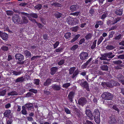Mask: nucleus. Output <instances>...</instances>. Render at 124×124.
<instances>
[{
  "label": "nucleus",
  "instance_id": "1",
  "mask_svg": "<svg viewBox=\"0 0 124 124\" xmlns=\"http://www.w3.org/2000/svg\"><path fill=\"white\" fill-rule=\"evenodd\" d=\"M101 85L104 88L106 86L108 87L112 88L114 86H119L120 84L117 81L113 80H111L110 82H108L106 83L105 82L102 83L101 84Z\"/></svg>",
  "mask_w": 124,
  "mask_h": 124
},
{
  "label": "nucleus",
  "instance_id": "2",
  "mask_svg": "<svg viewBox=\"0 0 124 124\" xmlns=\"http://www.w3.org/2000/svg\"><path fill=\"white\" fill-rule=\"evenodd\" d=\"M102 98L104 99L105 100H111L113 98L112 95L110 93L108 92L104 93L101 95Z\"/></svg>",
  "mask_w": 124,
  "mask_h": 124
},
{
  "label": "nucleus",
  "instance_id": "3",
  "mask_svg": "<svg viewBox=\"0 0 124 124\" xmlns=\"http://www.w3.org/2000/svg\"><path fill=\"white\" fill-rule=\"evenodd\" d=\"M78 83L80 84V85L82 87L86 88L88 91H89L88 84V83L86 81H84V80H79L78 81Z\"/></svg>",
  "mask_w": 124,
  "mask_h": 124
},
{
  "label": "nucleus",
  "instance_id": "4",
  "mask_svg": "<svg viewBox=\"0 0 124 124\" xmlns=\"http://www.w3.org/2000/svg\"><path fill=\"white\" fill-rule=\"evenodd\" d=\"M12 19L14 23L20 24L21 20V18L19 15L17 14H15L12 16Z\"/></svg>",
  "mask_w": 124,
  "mask_h": 124
},
{
  "label": "nucleus",
  "instance_id": "5",
  "mask_svg": "<svg viewBox=\"0 0 124 124\" xmlns=\"http://www.w3.org/2000/svg\"><path fill=\"white\" fill-rule=\"evenodd\" d=\"M112 53L111 52H110L108 53H106L102 55L101 54V60H105L103 59V57L104 56L105 57H107L111 59L114 57L115 55H113Z\"/></svg>",
  "mask_w": 124,
  "mask_h": 124
},
{
  "label": "nucleus",
  "instance_id": "6",
  "mask_svg": "<svg viewBox=\"0 0 124 124\" xmlns=\"http://www.w3.org/2000/svg\"><path fill=\"white\" fill-rule=\"evenodd\" d=\"M86 99L84 97H81L78 100V104L83 106L87 102Z\"/></svg>",
  "mask_w": 124,
  "mask_h": 124
},
{
  "label": "nucleus",
  "instance_id": "7",
  "mask_svg": "<svg viewBox=\"0 0 124 124\" xmlns=\"http://www.w3.org/2000/svg\"><path fill=\"white\" fill-rule=\"evenodd\" d=\"M88 54L87 53L82 52L79 54V56L80 59L82 60H85L88 57Z\"/></svg>",
  "mask_w": 124,
  "mask_h": 124
},
{
  "label": "nucleus",
  "instance_id": "8",
  "mask_svg": "<svg viewBox=\"0 0 124 124\" xmlns=\"http://www.w3.org/2000/svg\"><path fill=\"white\" fill-rule=\"evenodd\" d=\"M15 56L16 59H18L19 61H22L24 59V56L22 54L19 53H17L15 55Z\"/></svg>",
  "mask_w": 124,
  "mask_h": 124
},
{
  "label": "nucleus",
  "instance_id": "9",
  "mask_svg": "<svg viewBox=\"0 0 124 124\" xmlns=\"http://www.w3.org/2000/svg\"><path fill=\"white\" fill-rule=\"evenodd\" d=\"M117 78L119 82L121 83L124 85V77L121 74H119L117 75Z\"/></svg>",
  "mask_w": 124,
  "mask_h": 124
},
{
  "label": "nucleus",
  "instance_id": "10",
  "mask_svg": "<svg viewBox=\"0 0 124 124\" xmlns=\"http://www.w3.org/2000/svg\"><path fill=\"white\" fill-rule=\"evenodd\" d=\"M29 20L28 18L26 17H23L20 21V24H23L27 23L29 22Z\"/></svg>",
  "mask_w": 124,
  "mask_h": 124
},
{
  "label": "nucleus",
  "instance_id": "11",
  "mask_svg": "<svg viewBox=\"0 0 124 124\" xmlns=\"http://www.w3.org/2000/svg\"><path fill=\"white\" fill-rule=\"evenodd\" d=\"M51 87L53 90L54 91H59L61 89V87L60 85L53 84L52 85Z\"/></svg>",
  "mask_w": 124,
  "mask_h": 124
},
{
  "label": "nucleus",
  "instance_id": "12",
  "mask_svg": "<svg viewBox=\"0 0 124 124\" xmlns=\"http://www.w3.org/2000/svg\"><path fill=\"white\" fill-rule=\"evenodd\" d=\"M110 120L109 121L110 124H116V120L114 116H111L109 117Z\"/></svg>",
  "mask_w": 124,
  "mask_h": 124
},
{
  "label": "nucleus",
  "instance_id": "13",
  "mask_svg": "<svg viewBox=\"0 0 124 124\" xmlns=\"http://www.w3.org/2000/svg\"><path fill=\"white\" fill-rule=\"evenodd\" d=\"M75 94V92L73 91L70 92L68 95V98L70 101L72 102L73 101V99L74 98Z\"/></svg>",
  "mask_w": 124,
  "mask_h": 124
},
{
  "label": "nucleus",
  "instance_id": "14",
  "mask_svg": "<svg viewBox=\"0 0 124 124\" xmlns=\"http://www.w3.org/2000/svg\"><path fill=\"white\" fill-rule=\"evenodd\" d=\"M93 117L94 118L96 117H100V112L97 109H95L93 112Z\"/></svg>",
  "mask_w": 124,
  "mask_h": 124
},
{
  "label": "nucleus",
  "instance_id": "15",
  "mask_svg": "<svg viewBox=\"0 0 124 124\" xmlns=\"http://www.w3.org/2000/svg\"><path fill=\"white\" fill-rule=\"evenodd\" d=\"M78 8V5H74L71 6L70 7V9L72 12H73L74 11H76Z\"/></svg>",
  "mask_w": 124,
  "mask_h": 124
},
{
  "label": "nucleus",
  "instance_id": "16",
  "mask_svg": "<svg viewBox=\"0 0 124 124\" xmlns=\"http://www.w3.org/2000/svg\"><path fill=\"white\" fill-rule=\"evenodd\" d=\"M52 81V79L48 78L47 79L44 83V85L45 86H48L50 84Z\"/></svg>",
  "mask_w": 124,
  "mask_h": 124
},
{
  "label": "nucleus",
  "instance_id": "17",
  "mask_svg": "<svg viewBox=\"0 0 124 124\" xmlns=\"http://www.w3.org/2000/svg\"><path fill=\"white\" fill-rule=\"evenodd\" d=\"M80 71L78 69L76 70L72 74L71 78L72 79L75 78L77 77V75L79 74Z\"/></svg>",
  "mask_w": 124,
  "mask_h": 124
},
{
  "label": "nucleus",
  "instance_id": "18",
  "mask_svg": "<svg viewBox=\"0 0 124 124\" xmlns=\"http://www.w3.org/2000/svg\"><path fill=\"white\" fill-rule=\"evenodd\" d=\"M55 17L57 18L61 19L62 17V13L56 11L54 14Z\"/></svg>",
  "mask_w": 124,
  "mask_h": 124
},
{
  "label": "nucleus",
  "instance_id": "19",
  "mask_svg": "<svg viewBox=\"0 0 124 124\" xmlns=\"http://www.w3.org/2000/svg\"><path fill=\"white\" fill-rule=\"evenodd\" d=\"M24 80V78L23 77H19L17 78L15 80V82L16 83L19 82H23Z\"/></svg>",
  "mask_w": 124,
  "mask_h": 124
},
{
  "label": "nucleus",
  "instance_id": "20",
  "mask_svg": "<svg viewBox=\"0 0 124 124\" xmlns=\"http://www.w3.org/2000/svg\"><path fill=\"white\" fill-rule=\"evenodd\" d=\"M58 69L57 67H53L51 69V74L52 75H54L57 71Z\"/></svg>",
  "mask_w": 124,
  "mask_h": 124
},
{
  "label": "nucleus",
  "instance_id": "21",
  "mask_svg": "<svg viewBox=\"0 0 124 124\" xmlns=\"http://www.w3.org/2000/svg\"><path fill=\"white\" fill-rule=\"evenodd\" d=\"M86 115L90 118L93 117V115L91 113V110L89 109H86L85 111Z\"/></svg>",
  "mask_w": 124,
  "mask_h": 124
},
{
  "label": "nucleus",
  "instance_id": "22",
  "mask_svg": "<svg viewBox=\"0 0 124 124\" xmlns=\"http://www.w3.org/2000/svg\"><path fill=\"white\" fill-rule=\"evenodd\" d=\"M123 12L121 9H116L114 11V13L117 15L121 16L123 14Z\"/></svg>",
  "mask_w": 124,
  "mask_h": 124
},
{
  "label": "nucleus",
  "instance_id": "23",
  "mask_svg": "<svg viewBox=\"0 0 124 124\" xmlns=\"http://www.w3.org/2000/svg\"><path fill=\"white\" fill-rule=\"evenodd\" d=\"M92 58H90L88 60L86 63H84L82 66V67L83 68H86L88 64L92 60Z\"/></svg>",
  "mask_w": 124,
  "mask_h": 124
},
{
  "label": "nucleus",
  "instance_id": "24",
  "mask_svg": "<svg viewBox=\"0 0 124 124\" xmlns=\"http://www.w3.org/2000/svg\"><path fill=\"white\" fill-rule=\"evenodd\" d=\"M25 105L28 110H31V108H33V105L32 103H27L25 104Z\"/></svg>",
  "mask_w": 124,
  "mask_h": 124
},
{
  "label": "nucleus",
  "instance_id": "25",
  "mask_svg": "<svg viewBox=\"0 0 124 124\" xmlns=\"http://www.w3.org/2000/svg\"><path fill=\"white\" fill-rule=\"evenodd\" d=\"M24 55H25L27 57L31 56V54L30 52L27 50H25L24 51Z\"/></svg>",
  "mask_w": 124,
  "mask_h": 124
},
{
  "label": "nucleus",
  "instance_id": "26",
  "mask_svg": "<svg viewBox=\"0 0 124 124\" xmlns=\"http://www.w3.org/2000/svg\"><path fill=\"white\" fill-rule=\"evenodd\" d=\"M11 112V111L10 110H7L4 113V116L5 117H8L9 116Z\"/></svg>",
  "mask_w": 124,
  "mask_h": 124
},
{
  "label": "nucleus",
  "instance_id": "27",
  "mask_svg": "<svg viewBox=\"0 0 124 124\" xmlns=\"http://www.w3.org/2000/svg\"><path fill=\"white\" fill-rule=\"evenodd\" d=\"M1 37L3 40H6L8 37V35L5 33H3Z\"/></svg>",
  "mask_w": 124,
  "mask_h": 124
},
{
  "label": "nucleus",
  "instance_id": "28",
  "mask_svg": "<svg viewBox=\"0 0 124 124\" xmlns=\"http://www.w3.org/2000/svg\"><path fill=\"white\" fill-rule=\"evenodd\" d=\"M12 72L13 73V75L16 76L20 75L21 73V71H16L15 70H13Z\"/></svg>",
  "mask_w": 124,
  "mask_h": 124
},
{
  "label": "nucleus",
  "instance_id": "29",
  "mask_svg": "<svg viewBox=\"0 0 124 124\" xmlns=\"http://www.w3.org/2000/svg\"><path fill=\"white\" fill-rule=\"evenodd\" d=\"M76 68L75 67H71L69 70V73L70 74H72L75 72Z\"/></svg>",
  "mask_w": 124,
  "mask_h": 124
},
{
  "label": "nucleus",
  "instance_id": "30",
  "mask_svg": "<svg viewBox=\"0 0 124 124\" xmlns=\"http://www.w3.org/2000/svg\"><path fill=\"white\" fill-rule=\"evenodd\" d=\"M22 110L21 111L22 114L26 115L27 114V111L26 110V107L24 106H23L22 107Z\"/></svg>",
  "mask_w": 124,
  "mask_h": 124
},
{
  "label": "nucleus",
  "instance_id": "31",
  "mask_svg": "<svg viewBox=\"0 0 124 124\" xmlns=\"http://www.w3.org/2000/svg\"><path fill=\"white\" fill-rule=\"evenodd\" d=\"M19 14H21V16L22 17V18L23 17V16L25 17V16H26L28 17H29L28 15H30V14H29L28 13L22 12H19Z\"/></svg>",
  "mask_w": 124,
  "mask_h": 124
},
{
  "label": "nucleus",
  "instance_id": "32",
  "mask_svg": "<svg viewBox=\"0 0 124 124\" xmlns=\"http://www.w3.org/2000/svg\"><path fill=\"white\" fill-rule=\"evenodd\" d=\"M18 94V93L16 91H12L8 93V95L9 96L17 95Z\"/></svg>",
  "mask_w": 124,
  "mask_h": 124
},
{
  "label": "nucleus",
  "instance_id": "33",
  "mask_svg": "<svg viewBox=\"0 0 124 124\" xmlns=\"http://www.w3.org/2000/svg\"><path fill=\"white\" fill-rule=\"evenodd\" d=\"M42 7V5L41 4H39L36 5L34 7V8L39 10L41 9Z\"/></svg>",
  "mask_w": 124,
  "mask_h": 124
},
{
  "label": "nucleus",
  "instance_id": "34",
  "mask_svg": "<svg viewBox=\"0 0 124 124\" xmlns=\"http://www.w3.org/2000/svg\"><path fill=\"white\" fill-rule=\"evenodd\" d=\"M79 28V27L78 26H76L71 28L70 30L72 31L76 32L78 30Z\"/></svg>",
  "mask_w": 124,
  "mask_h": 124
},
{
  "label": "nucleus",
  "instance_id": "35",
  "mask_svg": "<svg viewBox=\"0 0 124 124\" xmlns=\"http://www.w3.org/2000/svg\"><path fill=\"white\" fill-rule=\"evenodd\" d=\"M30 16L33 18H38V15L37 13H31L30 14Z\"/></svg>",
  "mask_w": 124,
  "mask_h": 124
},
{
  "label": "nucleus",
  "instance_id": "36",
  "mask_svg": "<svg viewBox=\"0 0 124 124\" xmlns=\"http://www.w3.org/2000/svg\"><path fill=\"white\" fill-rule=\"evenodd\" d=\"M80 36V35L79 34L76 35L75 36L74 38L71 41V42H74L75 40H77L78 39V38Z\"/></svg>",
  "mask_w": 124,
  "mask_h": 124
},
{
  "label": "nucleus",
  "instance_id": "37",
  "mask_svg": "<svg viewBox=\"0 0 124 124\" xmlns=\"http://www.w3.org/2000/svg\"><path fill=\"white\" fill-rule=\"evenodd\" d=\"M63 49L64 48L63 47H60L56 49L55 51L56 53H60L63 51Z\"/></svg>",
  "mask_w": 124,
  "mask_h": 124
},
{
  "label": "nucleus",
  "instance_id": "38",
  "mask_svg": "<svg viewBox=\"0 0 124 124\" xmlns=\"http://www.w3.org/2000/svg\"><path fill=\"white\" fill-rule=\"evenodd\" d=\"M106 48L107 49L109 50H112L115 48V46L111 45L107 46Z\"/></svg>",
  "mask_w": 124,
  "mask_h": 124
},
{
  "label": "nucleus",
  "instance_id": "39",
  "mask_svg": "<svg viewBox=\"0 0 124 124\" xmlns=\"http://www.w3.org/2000/svg\"><path fill=\"white\" fill-rule=\"evenodd\" d=\"M71 33L70 32H67L65 34L64 37L66 39H68L71 37Z\"/></svg>",
  "mask_w": 124,
  "mask_h": 124
},
{
  "label": "nucleus",
  "instance_id": "40",
  "mask_svg": "<svg viewBox=\"0 0 124 124\" xmlns=\"http://www.w3.org/2000/svg\"><path fill=\"white\" fill-rule=\"evenodd\" d=\"M93 36V34L91 33H89L85 37V38L87 40L91 39Z\"/></svg>",
  "mask_w": 124,
  "mask_h": 124
},
{
  "label": "nucleus",
  "instance_id": "41",
  "mask_svg": "<svg viewBox=\"0 0 124 124\" xmlns=\"http://www.w3.org/2000/svg\"><path fill=\"white\" fill-rule=\"evenodd\" d=\"M70 85V83H66L64 84L63 85L62 87L63 88H66L69 87Z\"/></svg>",
  "mask_w": 124,
  "mask_h": 124
},
{
  "label": "nucleus",
  "instance_id": "42",
  "mask_svg": "<svg viewBox=\"0 0 124 124\" xmlns=\"http://www.w3.org/2000/svg\"><path fill=\"white\" fill-rule=\"evenodd\" d=\"M83 123L84 124H93L91 122L87 120L86 119L84 120Z\"/></svg>",
  "mask_w": 124,
  "mask_h": 124
},
{
  "label": "nucleus",
  "instance_id": "43",
  "mask_svg": "<svg viewBox=\"0 0 124 124\" xmlns=\"http://www.w3.org/2000/svg\"><path fill=\"white\" fill-rule=\"evenodd\" d=\"M73 23L72 22L71 23V24H75L76 25L77 24H78L79 23V21L77 19L75 18L73 20Z\"/></svg>",
  "mask_w": 124,
  "mask_h": 124
},
{
  "label": "nucleus",
  "instance_id": "44",
  "mask_svg": "<svg viewBox=\"0 0 124 124\" xmlns=\"http://www.w3.org/2000/svg\"><path fill=\"white\" fill-rule=\"evenodd\" d=\"M52 6H54L55 7H60L61 6V4L59 3L55 2L51 4Z\"/></svg>",
  "mask_w": 124,
  "mask_h": 124
},
{
  "label": "nucleus",
  "instance_id": "45",
  "mask_svg": "<svg viewBox=\"0 0 124 124\" xmlns=\"http://www.w3.org/2000/svg\"><path fill=\"white\" fill-rule=\"evenodd\" d=\"M101 69L103 70H108V66L106 65H103L101 66Z\"/></svg>",
  "mask_w": 124,
  "mask_h": 124
},
{
  "label": "nucleus",
  "instance_id": "46",
  "mask_svg": "<svg viewBox=\"0 0 124 124\" xmlns=\"http://www.w3.org/2000/svg\"><path fill=\"white\" fill-rule=\"evenodd\" d=\"M6 13L8 16H12L14 14V12L12 11L7 10L6 11Z\"/></svg>",
  "mask_w": 124,
  "mask_h": 124
},
{
  "label": "nucleus",
  "instance_id": "47",
  "mask_svg": "<svg viewBox=\"0 0 124 124\" xmlns=\"http://www.w3.org/2000/svg\"><path fill=\"white\" fill-rule=\"evenodd\" d=\"M80 11H79L76 12L74 13H71L70 14L73 16H78V15H80Z\"/></svg>",
  "mask_w": 124,
  "mask_h": 124
},
{
  "label": "nucleus",
  "instance_id": "48",
  "mask_svg": "<svg viewBox=\"0 0 124 124\" xmlns=\"http://www.w3.org/2000/svg\"><path fill=\"white\" fill-rule=\"evenodd\" d=\"M113 62L115 64H119L122 63V62L121 61L118 60L114 61Z\"/></svg>",
  "mask_w": 124,
  "mask_h": 124
},
{
  "label": "nucleus",
  "instance_id": "49",
  "mask_svg": "<svg viewBox=\"0 0 124 124\" xmlns=\"http://www.w3.org/2000/svg\"><path fill=\"white\" fill-rule=\"evenodd\" d=\"M95 120V122L98 124H99L100 123V117H96L94 118Z\"/></svg>",
  "mask_w": 124,
  "mask_h": 124
},
{
  "label": "nucleus",
  "instance_id": "50",
  "mask_svg": "<svg viewBox=\"0 0 124 124\" xmlns=\"http://www.w3.org/2000/svg\"><path fill=\"white\" fill-rule=\"evenodd\" d=\"M65 61L64 59L61 60L58 63V64L59 65H62L64 64Z\"/></svg>",
  "mask_w": 124,
  "mask_h": 124
},
{
  "label": "nucleus",
  "instance_id": "51",
  "mask_svg": "<svg viewBox=\"0 0 124 124\" xmlns=\"http://www.w3.org/2000/svg\"><path fill=\"white\" fill-rule=\"evenodd\" d=\"M78 46L77 45H74L70 48L71 50L74 51L78 47Z\"/></svg>",
  "mask_w": 124,
  "mask_h": 124
},
{
  "label": "nucleus",
  "instance_id": "52",
  "mask_svg": "<svg viewBox=\"0 0 124 124\" xmlns=\"http://www.w3.org/2000/svg\"><path fill=\"white\" fill-rule=\"evenodd\" d=\"M39 79H35L34 80V83L37 85H39Z\"/></svg>",
  "mask_w": 124,
  "mask_h": 124
},
{
  "label": "nucleus",
  "instance_id": "53",
  "mask_svg": "<svg viewBox=\"0 0 124 124\" xmlns=\"http://www.w3.org/2000/svg\"><path fill=\"white\" fill-rule=\"evenodd\" d=\"M121 35L120 34L119 35H118L116 36L114 38V39L116 40H119L121 39Z\"/></svg>",
  "mask_w": 124,
  "mask_h": 124
},
{
  "label": "nucleus",
  "instance_id": "54",
  "mask_svg": "<svg viewBox=\"0 0 124 124\" xmlns=\"http://www.w3.org/2000/svg\"><path fill=\"white\" fill-rule=\"evenodd\" d=\"M59 41H57L53 45L54 48V49L56 48L58 46V45H59Z\"/></svg>",
  "mask_w": 124,
  "mask_h": 124
},
{
  "label": "nucleus",
  "instance_id": "55",
  "mask_svg": "<svg viewBox=\"0 0 124 124\" xmlns=\"http://www.w3.org/2000/svg\"><path fill=\"white\" fill-rule=\"evenodd\" d=\"M1 49L4 51H7L8 50V47L6 46H2Z\"/></svg>",
  "mask_w": 124,
  "mask_h": 124
},
{
  "label": "nucleus",
  "instance_id": "56",
  "mask_svg": "<svg viewBox=\"0 0 124 124\" xmlns=\"http://www.w3.org/2000/svg\"><path fill=\"white\" fill-rule=\"evenodd\" d=\"M6 91L5 90H3L0 92V96H4L6 94Z\"/></svg>",
  "mask_w": 124,
  "mask_h": 124
},
{
  "label": "nucleus",
  "instance_id": "57",
  "mask_svg": "<svg viewBox=\"0 0 124 124\" xmlns=\"http://www.w3.org/2000/svg\"><path fill=\"white\" fill-rule=\"evenodd\" d=\"M29 91L31 92L34 93H37V90L35 89H29Z\"/></svg>",
  "mask_w": 124,
  "mask_h": 124
},
{
  "label": "nucleus",
  "instance_id": "58",
  "mask_svg": "<svg viewBox=\"0 0 124 124\" xmlns=\"http://www.w3.org/2000/svg\"><path fill=\"white\" fill-rule=\"evenodd\" d=\"M118 58L120 59H124V54L120 55L117 56Z\"/></svg>",
  "mask_w": 124,
  "mask_h": 124
},
{
  "label": "nucleus",
  "instance_id": "59",
  "mask_svg": "<svg viewBox=\"0 0 124 124\" xmlns=\"http://www.w3.org/2000/svg\"><path fill=\"white\" fill-rule=\"evenodd\" d=\"M112 108L115 110L117 111V112H119V109H118V108L116 106H113L112 107Z\"/></svg>",
  "mask_w": 124,
  "mask_h": 124
},
{
  "label": "nucleus",
  "instance_id": "60",
  "mask_svg": "<svg viewBox=\"0 0 124 124\" xmlns=\"http://www.w3.org/2000/svg\"><path fill=\"white\" fill-rule=\"evenodd\" d=\"M85 39H84L83 38L82 39L79 41L78 44L79 45L82 44L85 41Z\"/></svg>",
  "mask_w": 124,
  "mask_h": 124
},
{
  "label": "nucleus",
  "instance_id": "61",
  "mask_svg": "<svg viewBox=\"0 0 124 124\" xmlns=\"http://www.w3.org/2000/svg\"><path fill=\"white\" fill-rule=\"evenodd\" d=\"M65 112L67 114H69L70 113V110L67 108H65Z\"/></svg>",
  "mask_w": 124,
  "mask_h": 124
},
{
  "label": "nucleus",
  "instance_id": "62",
  "mask_svg": "<svg viewBox=\"0 0 124 124\" xmlns=\"http://www.w3.org/2000/svg\"><path fill=\"white\" fill-rule=\"evenodd\" d=\"M27 5V3L25 2H22L19 4V5L22 6H25Z\"/></svg>",
  "mask_w": 124,
  "mask_h": 124
},
{
  "label": "nucleus",
  "instance_id": "63",
  "mask_svg": "<svg viewBox=\"0 0 124 124\" xmlns=\"http://www.w3.org/2000/svg\"><path fill=\"white\" fill-rule=\"evenodd\" d=\"M12 59V56L10 55H8V58L7 60L8 61H10Z\"/></svg>",
  "mask_w": 124,
  "mask_h": 124
},
{
  "label": "nucleus",
  "instance_id": "64",
  "mask_svg": "<svg viewBox=\"0 0 124 124\" xmlns=\"http://www.w3.org/2000/svg\"><path fill=\"white\" fill-rule=\"evenodd\" d=\"M11 107V104L10 103H8L5 105V108L7 109L8 108Z\"/></svg>",
  "mask_w": 124,
  "mask_h": 124
}]
</instances>
